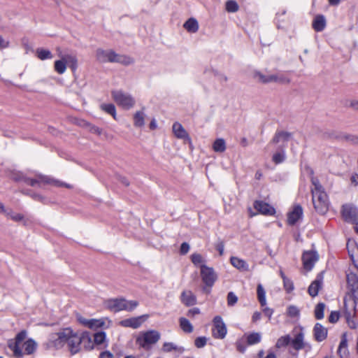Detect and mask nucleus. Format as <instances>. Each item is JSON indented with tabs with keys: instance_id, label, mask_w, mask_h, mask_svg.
Wrapping results in <instances>:
<instances>
[{
	"instance_id": "obj_1",
	"label": "nucleus",
	"mask_w": 358,
	"mask_h": 358,
	"mask_svg": "<svg viewBox=\"0 0 358 358\" xmlns=\"http://www.w3.org/2000/svg\"><path fill=\"white\" fill-rule=\"evenodd\" d=\"M27 334L21 331L17 334L15 341L8 343V348L16 358H22L24 355L34 354L37 348V343L31 338L26 340Z\"/></svg>"
},
{
	"instance_id": "obj_2",
	"label": "nucleus",
	"mask_w": 358,
	"mask_h": 358,
	"mask_svg": "<svg viewBox=\"0 0 358 358\" xmlns=\"http://www.w3.org/2000/svg\"><path fill=\"white\" fill-rule=\"evenodd\" d=\"M9 178L16 182L24 181L31 187H42L45 185H52L59 187L65 186L68 188L70 187V185L67 184L40 173L36 174L34 178H30L25 177L23 173L20 171H13L10 173Z\"/></svg>"
},
{
	"instance_id": "obj_3",
	"label": "nucleus",
	"mask_w": 358,
	"mask_h": 358,
	"mask_svg": "<svg viewBox=\"0 0 358 358\" xmlns=\"http://www.w3.org/2000/svg\"><path fill=\"white\" fill-rule=\"evenodd\" d=\"M312 200L315 210L324 215L329 210V201L327 193L319 180L315 178H312Z\"/></svg>"
},
{
	"instance_id": "obj_4",
	"label": "nucleus",
	"mask_w": 358,
	"mask_h": 358,
	"mask_svg": "<svg viewBox=\"0 0 358 358\" xmlns=\"http://www.w3.org/2000/svg\"><path fill=\"white\" fill-rule=\"evenodd\" d=\"M96 58L101 63H120L123 65H129L134 63V59L127 55L117 54L113 50H103L99 48L96 50Z\"/></svg>"
},
{
	"instance_id": "obj_5",
	"label": "nucleus",
	"mask_w": 358,
	"mask_h": 358,
	"mask_svg": "<svg viewBox=\"0 0 358 358\" xmlns=\"http://www.w3.org/2000/svg\"><path fill=\"white\" fill-rule=\"evenodd\" d=\"M105 307L109 310L117 313L122 310L132 311L138 305L136 301H127L124 298L110 299L104 303Z\"/></svg>"
},
{
	"instance_id": "obj_6",
	"label": "nucleus",
	"mask_w": 358,
	"mask_h": 358,
	"mask_svg": "<svg viewBox=\"0 0 358 358\" xmlns=\"http://www.w3.org/2000/svg\"><path fill=\"white\" fill-rule=\"evenodd\" d=\"M59 59L56 60L54 64L55 71L62 75L65 73L66 66H69L73 71L77 69L78 60L75 55L71 54H59Z\"/></svg>"
},
{
	"instance_id": "obj_7",
	"label": "nucleus",
	"mask_w": 358,
	"mask_h": 358,
	"mask_svg": "<svg viewBox=\"0 0 358 358\" xmlns=\"http://www.w3.org/2000/svg\"><path fill=\"white\" fill-rule=\"evenodd\" d=\"M58 336L62 341H66L67 343L71 352H78L81 339L80 336L73 333L72 329L69 328L64 329L58 334Z\"/></svg>"
},
{
	"instance_id": "obj_8",
	"label": "nucleus",
	"mask_w": 358,
	"mask_h": 358,
	"mask_svg": "<svg viewBox=\"0 0 358 358\" xmlns=\"http://www.w3.org/2000/svg\"><path fill=\"white\" fill-rule=\"evenodd\" d=\"M111 94L115 103L124 109L129 110L135 104V100L132 96L122 90H114Z\"/></svg>"
},
{
	"instance_id": "obj_9",
	"label": "nucleus",
	"mask_w": 358,
	"mask_h": 358,
	"mask_svg": "<svg viewBox=\"0 0 358 358\" xmlns=\"http://www.w3.org/2000/svg\"><path fill=\"white\" fill-rule=\"evenodd\" d=\"M160 338V334L156 331H149L136 339V343L142 348H147L150 345L156 343Z\"/></svg>"
},
{
	"instance_id": "obj_10",
	"label": "nucleus",
	"mask_w": 358,
	"mask_h": 358,
	"mask_svg": "<svg viewBox=\"0 0 358 358\" xmlns=\"http://www.w3.org/2000/svg\"><path fill=\"white\" fill-rule=\"evenodd\" d=\"M213 322V328L212 334L213 337L218 339L224 338L227 333V329L222 318L219 315L215 316Z\"/></svg>"
},
{
	"instance_id": "obj_11",
	"label": "nucleus",
	"mask_w": 358,
	"mask_h": 358,
	"mask_svg": "<svg viewBox=\"0 0 358 358\" xmlns=\"http://www.w3.org/2000/svg\"><path fill=\"white\" fill-rule=\"evenodd\" d=\"M342 217L344 220L350 223L358 222V208L351 204H345L342 206Z\"/></svg>"
},
{
	"instance_id": "obj_12",
	"label": "nucleus",
	"mask_w": 358,
	"mask_h": 358,
	"mask_svg": "<svg viewBox=\"0 0 358 358\" xmlns=\"http://www.w3.org/2000/svg\"><path fill=\"white\" fill-rule=\"evenodd\" d=\"M201 277L206 287H211L217 279V275L213 268L201 265Z\"/></svg>"
},
{
	"instance_id": "obj_13",
	"label": "nucleus",
	"mask_w": 358,
	"mask_h": 358,
	"mask_svg": "<svg viewBox=\"0 0 358 358\" xmlns=\"http://www.w3.org/2000/svg\"><path fill=\"white\" fill-rule=\"evenodd\" d=\"M318 260V255L316 252L306 251L302 255L303 268L310 271L314 266L315 262Z\"/></svg>"
},
{
	"instance_id": "obj_14",
	"label": "nucleus",
	"mask_w": 358,
	"mask_h": 358,
	"mask_svg": "<svg viewBox=\"0 0 358 358\" xmlns=\"http://www.w3.org/2000/svg\"><path fill=\"white\" fill-rule=\"evenodd\" d=\"M347 281L354 298L353 307L355 308V303L358 301V276L353 273H350L347 275Z\"/></svg>"
},
{
	"instance_id": "obj_15",
	"label": "nucleus",
	"mask_w": 358,
	"mask_h": 358,
	"mask_svg": "<svg viewBox=\"0 0 358 358\" xmlns=\"http://www.w3.org/2000/svg\"><path fill=\"white\" fill-rule=\"evenodd\" d=\"M147 315H141L139 317H131L126 320H123L120 322V324L124 327H131L137 329L145 321Z\"/></svg>"
},
{
	"instance_id": "obj_16",
	"label": "nucleus",
	"mask_w": 358,
	"mask_h": 358,
	"mask_svg": "<svg viewBox=\"0 0 358 358\" xmlns=\"http://www.w3.org/2000/svg\"><path fill=\"white\" fill-rule=\"evenodd\" d=\"M323 278V273L320 272L317 274L315 280L313 281L308 287V292L311 296L314 297L318 294L319 290L322 285Z\"/></svg>"
},
{
	"instance_id": "obj_17",
	"label": "nucleus",
	"mask_w": 358,
	"mask_h": 358,
	"mask_svg": "<svg viewBox=\"0 0 358 358\" xmlns=\"http://www.w3.org/2000/svg\"><path fill=\"white\" fill-rule=\"evenodd\" d=\"M172 130L176 138L188 142L191 141V138H189L187 132L180 123L178 122H174L172 127Z\"/></svg>"
},
{
	"instance_id": "obj_18",
	"label": "nucleus",
	"mask_w": 358,
	"mask_h": 358,
	"mask_svg": "<svg viewBox=\"0 0 358 358\" xmlns=\"http://www.w3.org/2000/svg\"><path fill=\"white\" fill-rule=\"evenodd\" d=\"M303 215V209L302 207L299 205H296L294 206L292 211L288 213L287 216V222L289 224L294 225L296 223L298 220H299Z\"/></svg>"
},
{
	"instance_id": "obj_19",
	"label": "nucleus",
	"mask_w": 358,
	"mask_h": 358,
	"mask_svg": "<svg viewBox=\"0 0 358 358\" xmlns=\"http://www.w3.org/2000/svg\"><path fill=\"white\" fill-rule=\"evenodd\" d=\"M313 336L317 342L324 341L327 337V329L322 326L320 323H316L313 327Z\"/></svg>"
},
{
	"instance_id": "obj_20",
	"label": "nucleus",
	"mask_w": 358,
	"mask_h": 358,
	"mask_svg": "<svg viewBox=\"0 0 358 358\" xmlns=\"http://www.w3.org/2000/svg\"><path fill=\"white\" fill-rule=\"evenodd\" d=\"M254 208L260 213L271 215L275 213V209L269 204L260 201L254 203Z\"/></svg>"
},
{
	"instance_id": "obj_21",
	"label": "nucleus",
	"mask_w": 358,
	"mask_h": 358,
	"mask_svg": "<svg viewBox=\"0 0 358 358\" xmlns=\"http://www.w3.org/2000/svg\"><path fill=\"white\" fill-rule=\"evenodd\" d=\"M180 300L187 306H194L196 303V296L190 290L183 291L180 296Z\"/></svg>"
},
{
	"instance_id": "obj_22",
	"label": "nucleus",
	"mask_w": 358,
	"mask_h": 358,
	"mask_svg": "<svg viewBox=\"0 0 358 358\" xmlns=\"http://www.w3.org/2000/svg\"><path fill=\"white\" fill-rule=\"evenodd\" d=\"M230 262L233 266L241 271H249L248 264L243 259L238 258L237 257H231L230 258Z\"/></svg>"
},
{
	"instance_id": "obj_23",
	"label": "nucleus",
	"mask_w": 358,
	"mask_h": 358,
	"mask_svg": "<svg viewBox=\"0 0 358 358\" xmlns=\"http://www.w3.org/2000/svg\"><path fill=\"white\" fill-rule=\"evenodd\" d=\"M303 338L304 334L301 331L295 335L294 338L290 341L294 350H299L305 348L306 343L303 341Z\"/></svg>"
},
{
	"instance_id": "obj_24",
	"label": "nucleus",
	"mask_w": 358,
	"mask_h": 358,
	"mask_svg": "<svg viewBox=\"0 0 358 358\" xmlns=\"http://www.w3.org/2000/svg\"><path fill=\"white\" fill-rule=\"evenodd\" d=\"M106 336L105 332L103 331H99L96 332L94 334V343L99 348H103L107 347V343H106Z\"/></svg>"
},
{
	"instance_id": "obj_25",
	"label": "nucleus",
	"mask_w": 358,
	"mask_h": 358,
	"mask_svg": "<svg viewBox=\"0 0 358 358\" xmlns=\"http://www.w3.org/2000/svg\"><path fill=\"white\" fill-rule=\"evenodd\" d=\"M255 78L260 83L267 84L274 83L275 74H264L262 72H256Z\"/></svg>"
},
{
	"instance_id": "obj_26",
	"label": "nucleus",
	"mask_w": 358,
	"mask_h": 358,
	"mask_svg": "<svg viewBox=\"0 0 358 358\" xmlns=\"http://www.w3.org/2000/svg\"><path fill=\"white\" fill-rule=\"evenodd\" d=\"M326 26V20L323 15L316 16L313 22V27L316 31H322Z\"/></svg>"
},
{
	"instance_id": "obj_27",
	"label": "nucleus",
	"mask_w": 358,
	"mask_h": 358,
	"mask_svg": "<svg viewBox=\"0 0 358 358\" xmlns=\"http://www.w3.org/2000/svg\"><path fill=\"white\" fill-rule=\"evenodd\" d=\"M184 27L187 31L195 33L199 29L198 22L194 18H190L185 22Z\"/></svg>"
},
{
	"instance_id": "obj_28",
	"label": "nucleus",
	"mask_w": 358,
	"mask_h": 358,
	"mask_svg": "<svg viewBox=\"0 0 358 358\" xmlns=\"http://www.w3.org/2000/svg\"><path fill=\"white\" fill-rule=\"evenodd\" d=\"M145 115L143 111H137L134 115V124L136 127H142L145 124Z\"/></svg>"
},
{
	"instance_id": "obj_29",
	"label": "nucleus",
	"mask_w": 358,
	"mask_h": 358,
	"mask_svg": "<svg viewBox=\"0 0 358 358\" xmlns=\"http://www.w3.org/2000/svg\"><path fill=\"white\" fill-rule=\"evenodd\" d=\"M226 148V143L223 138L216 139L213 144V149L215 152H224Z\"/></svg>"
},
{
	"instance_id": "obj_30",
	"label": "nucleus",
	"mask_w": 358,
	"mask_h": 358,
	"mask_svg": "<svg viewBox=\"0 0 358 358\" xmlns=\"http://www.w3.org/2000/svg\"><path fill=\"white\" fill-rule=\"evenodd\" d=\"M36 55L37 57L41 60L49 59L53 57V55L50 50L43 48L36 49Z\"/></svg>"
},
{
	"instance_id": "obj_31",
	"label": "nucleus",
	"mask_w": 358,
	"mask_h": 358,
	"mask_svg": "<svg viewBox=\"0 0 358 358\" xmlns=\"http://www.w3.org/2000/svg\"><path fill=\"white\" fill-rule=\"evenodd\" d=\"M291 134L288 132L280 131L275 134L272 140V143H278L280 142L287 141L290 138Z\"/></svg>"
},
{
	"instance_id": "obj_32",
	"label": "nucleus",
	"mask_w": 358,
	"mask_h": 358,
	"mask_svg": "<svg viewBox=\"0 0 358 358\" xmlns=\"http://www.w3.org/2000/svg\"><path fill=\"white\" fill-rule=\"evenodd\" d=\"M257 294L258 300L262 307L266 305V292L262 285V284H259L257 288Z\"/></svg>"
},
{
	"instance_id": "obj_33",
	"label": "nucleus",
	"mask_w": 358,
	"mask_h": 358,
	"mask_svg": "<svg viewBox=\"0 0 358 358\" xmlns=\"http://www.w3.org/2000/svg\"><path fill=\"white\" fill-rule=\"evenodd\" d=\"M246 338L248 345H255L261 341L262 335L260 333L253 332L248 334Z\"/></svg>"
},
{
	"instance_id": "obj_34",
	"label": "nucleus",
	"mask_w": 358,
	"mask_h": 358,
	"mask_svg": "<svg viewBox=\"0 0 358 358\" xmlns=\"http://www.w3.org/2000/svg\"><path fill=\"white\" fill-rule=\"evenodd\" d=\"M338 354L341 358H348V351L346 339L343 338L341 340L338 346Z\"/></svg>"
},
{
	"instance_id": "obj_35",
	"label": "nucleus",
	"mask_w": 358,
	"mask_h": 358,
	"mask_svg": "<svg viewBox=\"0 0 358 358\" xmlns=\"http://www.w3.org/2000/svg\"><path fill=\"white\" fill-rule=\"evenodd\" d=\"M179 322L180 327L184 332L192 333L193 331V326L187 319L185 317H180Z\"/></svg>"
},
{
	"instance_id": "obj_36",
	"label": "nucleus",
	"mask_w": 358,
	"mask_h": 358,
	"mask_svg": "<svg viewBox=\"0 0 358 358\" xmlns=\"http://www.w3.org/2000/svg\"><path fill=\"white\" fill-rule=\"evenodd\" d=\"M345 317L350 328L356 329L357 327L358 322L354 316V313L352 314L345 310Z\"/></svg>"
},
{
	"instance_id": "obj_37",
	"label": "nucleus",
	"mask_w": 358,
	"mask_h": 358,
	"mask_svg": "<svg viewBox=\"0 0 358 358\" xmlns=\"http://www.w3.org/2000/svg\"><path fill=\"white\" fill-rule=\"evenodd\" d=\"M102 110L105 111L108 114L113 116L114 119H116V109L115 106L113 103H103L100 106Z\"/></svg>"
},
{
	"instance_id": "obj_38",
	"label": "nucleus",
	"mask_w": 358,
	"mask_h": 358,
	"mask_svg": "<svg viewBox=\"0 0 358 358\" xmlns=\"http://www.w3.org/2000/svg\"><path fill=\"white\" fill-rule=\"evenodd\" d=\"M6 216L15 222L23 221L24 224H26V220H24V215L21 213H15L11 209H9Z\"/></svg>"
},
{
	"instance_id": "obj_39",
	"label": "nucleus",
	"mask_w": 358,
	"mask_h": 358,
	"mask_svg": "<svg viewBox=\"0 0 358 358\" xmlns=\"http://www.w3.org/2000/svg\"><path fill=\"white\" fill-rule=\"evenodd\" d=\"M162 350L166 352H170L173 350L182 352L183 348L181 347H178L173 343H164L162 346Z\"/></svg>"
},
{
	"instance_id": "obj_40",
	"label": "nucleus",
	"mask_w": 358,
	"mask_h": 358,
	"mask_svg": "<svg viewBox=\"0 0 358 358\" xmlns=\"http://www.w3.org/2000/svg\"><path fill=\"white\" fill-rule=\"evenodd\" d=\"M290 82V79L285 73H278L275 74L274 83L280 84H287Z\"/></svg>"
},
{
	"instance_id": "obj_41",
	"label": "nucleus",
	"mask_w": 358,
	"mask_h": 358,
	"mask_svg": "<svg viewBox=\"0 0 358 358\" xmlns=\"http://www.w3.org/2000/svg\"><path fill=\"white\" fill-rule=\"evenodd\" d=\"M192 262L196 266L201 268V265H205V260L203 257L199 253H193L191 255Z\"/></svg>"
},
{
	"instance_id": "obj_42",
	"label": "nucleus",
	"mask_w": 358,
	"mask_h": 358,
	"mask_svg": "<svg viewBox=\"0 0 358 358\" xmlns=\"http://www.w3.org/2000/svg\"><path fill=\"white\" fill-rule=\"evenodd\" d=\"M225 7L227 11L229 13H235L239 9L237 2L234 0L227 1L226 2Z\"/></svg>"
},
{
	"instance_id": "obj_43",
	"label": "nucleus",
	"mask_w": 358,
	"mask_h": 358,
	"mask_svg": "<svg viewBox=\"0 0 358 358\" xmlns=\"http://www.w3.org/2000/svg\"><path fill=\"white\" fill-rule=\"evenodd\" d=\"M325 305L323 303H319L315 308V316L317 320H321L324 317Z\"/></svg>"
},
{
	"instance_id": "obj_44",
	"label": "nucleus",
	"mask_w": 358,
	"mask_h": 358,
	"mask_svg": "<svg viewBox=\"0 0 358 358\" xmlns=\"http://www.w3.org/2000/svg\"><path fill=\"white\" fill-rule=\"evenodd\" d=\"M291 341V338L289 335L282 336L279 338L276 342L275 346L278 348H280L287 346Z\"/></svg>"
},
{
	"instance_id": "obj_45",
	"label": "nucleus",
	"mask_w": 358,
	"mask_h": 358,
	"mask_svg": "<svg viewBox=\"0 0 358 358\" xmlns=\"http://www.w3.org/2000/svg\"><path fill=\"white\" fill-rule=\"evenodd\" d=\"M341 138L353 145H358V136L350 134H344L341 136Z\"/></svg>"
},
{
	"instance_id": "obj_46",
	"label": "nucleus",
	"mask_w": 358,
	"mask_h": 358,
	"mask_svg": "<svg viewBox=\"0 0 358 358\" xmlns=\"http://www.w3.org/2000/svg\"><path fill=\"white\" fill-rule=\"evenodd\" d=\"M287 315L291 317H296L299 315V309L294 305L289 306L287 310Z\"/></svg>"
},
{
	"instance_id": "obj_47",
	"label": "nucleus",
	"mask_w": 358,
	"mask_h": 358,
	"mask_svg": "<svg viewBox=\"0 0 358 358\" xmlns=\"http://www.w3.org/2000/svg\"><path fill=\"white\" fill-rule=\"evenodd\" d=\"M285 159V154L283 150L276 152L273 156V161L275 164L282 163Z\"/></svg>"
},
{
	"instance_id": "obj_48",
	"label": "nucleus",
	"mask_w": 358,
	"mask_h": 358,
	"mask_svg": "<svg viewBox=\"0 0 358 358\" xmlns=\"http://www.w3.org/2000/svg\"><path fill=\"white\" fill-rule=\"evenodd\" d=\"M207 343V338L205 336H200L195 339L194 345L196 348H201L206 345Z\"/></svg>"
},
{
	"instance_id": "obj_49",
	"label": "nucleus",
	"mask_w": 358,
	"mask_h": 358,
	"mask_svg": "<svg viewBox=\"0 0 358 358\" xmlns=\"http://www.w3.org/2000/svg\"><path fill=\"white\" fill-rule=\"evenodd\" d=\"M103 324V322L99 320L91 319L89 320L87 327L90 329H94L96 327H100Z\"/></svg>"
},
{
	"instance_id": "obj_50",
	"label": "nucleus",
	"mask_w": 358,
	"mask_h": 358,
	"mask_svg": "<svg viewBox=\"0 0 358 358\" xmlns=\"http://www.w3.org/2000/svg\"><path fill=\"white\" fill-rule=\"evenodd\" d=\"M238 301V297L233 292H229L227 295V304L228 306H234Z\"/></svg>"
},
{
	"instance_id": "obj_51",
	"label": "nucleus",
	"mask_w": 358,
	"mask_h": 358,
	"mask_svg": "<svg viewBox=\"0 0 358 358\" xmlns=\"http://www.w3.org/2000/svg\"><path fill=\"white\" fill-rule=\"evenodd\" d=\"M283 285L285 289L287 290V292H290L294 289L293 282L289 278H285V280H283Z\"/></svg>"
},
{
	"instance_id": "obj_52",
	"label": "nucleus",
	"mask_w": 358,
	"mask_h": 358,
	"mask_svg": "<svg viewBox=\"0 0 358 358\" xmlns=\"http://www.w3.org/2000/svg\"><path fill=\"white\" fill-rule=\"evenodd\" d=\"M215 248L219 252V255L220 256L223 255L224 254V242L222 241H218L215 244Z\"/></svg>"
},
{
	"instance_id": "obj_53",
	"label": "nucleus",
	"mask_w": 358,
	"mask_h": 358,
	"mask_svg": "<svg viewBox=\"0 0 358 358\" xmlns=\"http://www.w3.org/2000/svg\"><path fill=\"white\" fill-rule=\"evenodd\" d=\"M339 319V313L338 312H331L329 317V321L331 323H335Z\"/></svg>"
},
{
	"instance_id": "obj_54",
	"label": "nucleus",
	"mask_w": 358,
	"mask_h": 358,
	"mask_svg": "<svg viewBox=\"0 0 358 358\" xmlns=\"http://www.w3.org/2000/svg\"><path fill=\"white\" fill-rule=\"evenodd\" d=\"M189 250V245L187 243H182L180 245V252L182 255L187 254Z\"/></svg>"
},
{
	"instance_id": "obj_55",
	"label": "nucleus",
	"mask_w": 358,
	"mask_h": 358,
	"mask_svg": "<svg viewBox=\"0 0 358 358\" xmlns=\"http://www.w3.org/2000/svg\"><path fill=\"white\" fill-rule=\"evenodd\" d=\"M24 194L30 196L33 199H34L36 201H42L43 199V196L38 194H36V193L31 194L29 192H24Z\"/></svg>"
},
{
	"instance_id": "obj_56",
	"label": "nucleus",
	"mask_w": 358,
	"mask_h": 358,
	"mask_svg": "<svg viewBox=\"0 0 358 358\" xmlns=\"http://www.w3.org/2000/svg\"><path fill=\"white\" fill-rule=\"evenodd\" d=\"M10 42L8 40L4 39L1 35H0V49H4L9 47Z\"/></svg>"
},
{
	"instance_id": "obj_57",
	"label": "nucleus",
	"mask_w": 358,
	"mask_h": 358,
	"mask_svg": "<svg viewBox=\"0 0 358 358\" xmlns=\"http://www.w3.org/2000/svg\"><path fill=\"white\" fill-rule=\"evenodd\" d=\"M76 318H77V320L78 321V322L80 324H83L85 327H87L88 322H89V320L88 319H86V318L83 317L80 315H78Z\"/></svg>"
},
{
	"instance_id": "obj_58",
	"label": "nucleus",
	"mask_w": 358,
	"mask_h": 358,
	"mask_svg": "<svg viewBox=\"0 0 358 358\" xmlns=\"http://www.w3.org/2000/svg\"><path fill=\"white\" fill-rule=\"evenodd\" d=\"M89 129L91 132L96 134L98 135L101 134V129L96 126L88 124Z\"/></svg>"
},
{
	"instance_id": "obj_59",
	"label": "nucleus",
	"mask_w": 358,
	"mask_h": 358,
	"mask_svg": "<svg viewBox=\"0 0 358 358\" xmlns=\"http://www.w3.org/2000/svg\"><path fill=\"white\" fill-rule=\"evenodd\" d=\"M99 358H114L113 355L109 351H103L100 353Z\"/></svg>"
},
{
	"instance_id": "obj_60",
	"label": "nucleus",
	"mask_w": 358,
	"mask_h": 358,
	"mask_svg": "<svg viewBox=\"0 0 358 358\" xmlns=\"http://www.w3.org/2000/svg\"><path fill=\"white\" fill-rule=\"evenodd\" d=\"M236 348L238 351L242 353H243L246 350V347L242 343L241 341H238L236 343Z\"/></svg>"
},
{
	"instance_id": "obj_61",
	"label": "nucleus",
	"mask_w": 358,
	"mask_h": 358,
	"mask_svg": "<svg viewBox=\"0 0 358 358\" xmlns=\"http://www.w3.org/2000/svg\"><path fill=\"white\" fill-rule=\"evenodd\" d=\"M200 313V310L198 308H194L192 309H190L188 313H187V316L189 317H192V316H194L195 315H198Z\"/></svg>"
},
{
	"instance_id": "obj_62",
	"label": "nucleus",
	"mask_w": 358,
	"mask_h": 358,
	"mask_svg": "<svg viewBox=\"0 0 358 358\" xmlns=\"http://www.w3.org/2000/svg\"><path fill=\"white\" fill-rule=\"evenodd\" d=\"M263 313H264L265 315H266L270 319L273 315V311L272 309H271L268 307H265L263 309Z\"/></svg>"
},
{
	"instance_id": "obj_63",
	"label": "nucleus",
	"mask_w": 358,
	"mask_h": 358,
	"mask_svg": "<svg viewBox=\"0 0 358 358\" xmlns=\"http://www.w3.org/2000/svg\"><path fill=\"white\" fill-rule=\"evenodd\" d=\"M260 318H261V313L259 312H255L252 317V320L253 322H257L259 320H260Z\"/></svg>"
},
{
	"instance_id": "obj_64",
	"label": "nucleus",
	"mask_w": 358,
	"mask_h": 358,
	"mask_svg": "<svg viewBox=\"0 0 358 358\" xmlns=\"http://www.w3.org/2000/svg\"><path fill=\"white\" fill-rule=\"evenodd\" d=\"M350 180L355 185H358V174L355 173L351 176Z\"/></svg>"
}]
</instances>
